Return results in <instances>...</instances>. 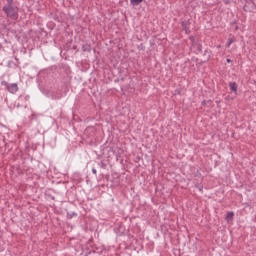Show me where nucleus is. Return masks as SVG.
Wrapping results in <instances>:
<instances>
[{"mask_svg":"<svg viewBox=\"0 0 256 256\" xmlns=\"http://www.w3.org/2000/svg\"><path fill=\"white\" fill-rule=\"evenodd\" d=\"M6 1L7 4L3 7V11L9 19L16 21V19H19V8L13 4V0Z\"/></svg>","mask_w":256,"mask_h":256,"instance_id":"nucleus-1","label":"nucleus"},{"mask_svg":"<svg viewBox=\"0 0 256 256\" xmlns=\"http://www.w3.org/2000/svg\"><path fill=\"white\" fill-rule=\"evenodd\" d=\"M8 91L10 93H17V91H19V87L17 86V84H11L10 86H8Z\"/></svg>","mask_w":256,"mask_h":256,"instance_id":"nucleus-2","label":"nucleus"},{"mask_svg":"<svg viewBox=\"0 0 256 256\" xmlns=\"http://www.w3.org/2000/svg\"><path fill=\"white\" fill-rule=\"evenodd\" d=\"M229 87H230L231 91H233L234 93L237 94V83H235V82H230V83H229Z\"/></svg>","mask_w":256,"mask_h":256,"instance_id":"nucleus-3","label":"nucleus"},{"mask_svg":"<svg viewBox=\"0 0 256 256\" xmlns=\"http://www.w3.org/2000/svg\"><path fill=\"white\" fill-rule=\"evenodd\" d=\"M234 213L233 212H228L227 216H226V221H233V217H234Z\"/></svg>","mask_w":256,"mask_h":256,"instance_id":"nucleus-4","label":"nucleus"},{"mask_svg":"<svg viewBox=\"0 0 256 256\" xmlns=\"http://www.w3.org/2000/svg\"><path fill=\"white\" fill-rule=\"evenodd\" d=\"M131 5H140V3H143V0H130Z\"/></svg>","mask_w":256,"mask_h":256,"instance_id":"nucleus-5","label":"nucleus"},{"mask_svg":"<svg viewBox=\"0 0 256 256\" xmlns=\"http://www.w3.org/2000/svg\"><path fill=\"white\" fill-rule=\"evenodd\" d=\"M232 43H235V39L229 38L227 42V47H231Z\"/></svg>","mask_w":256,"mask_h":256,"instance_id":"nucleus-6","label":"nucleus"},{"mask_svg":"<svg viewBox=\"0 0 256 256\" xmlns=\"http://www.w3.org/2000/svg\"><path fill=\"white\" fill-rule=\"evenodd\" d=\"M184 30H185V33H186V34L190 33L189 27L185 26V27H184Z\"/></svg>","mask_w":256,"mask_h":256,"instance_id":"nucleus-7","label":"nucleus"},{"mask_svg":"<svg viewBox=\"0 0 256 256\" xmlns=\"http://www.w3.org/2000/svg\"><path fill=\"white\" fill-rule=\"evenodd\" d=\"M92 172L94 173V175L97 173V170L93 169Z\"/></svg>","mask_w":256,"mask_h":256,"instance_id":"nucleus-8","label":"nucleus"},{"mask_svg":"<svg viewBox=\"0 0 256 256\" xmlns=\"http://www.w3.org/2000/svg\"><path fill=\"white\" fill-rule=\"evenodd\" d=\"M227 63H231V59H227Z\"/></svg>","mask_w":256,"mask_h":256,"instance_id":"nucleus-9","label":"nucleus"}]
</instances>
